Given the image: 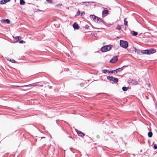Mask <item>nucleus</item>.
Listing matches in <instances>:
<instances>
[{
    "instance_id": "1",
    "label": "nucleus",
    "mask_w": 157,
    "mask_h": 157,
    "mask_svg": "<svg viewBox=\"0 0 157 157\" xmlns=\"http://www.w3.org/2000/svg\"><path fill=\"white\" fill-rule=\"evenodd\" d=\"M120 44L122 47L126 48L128 46V44L126 41L121 40L120 41Z\"/></svg>"
},
{
    "instance_id": "2",
    "label": "nucleus",
    "mask_w": 157,
    "mask_h": 157,
    "mask_svg": "<svg viewBox=\"0 0 157 157\" xmlns=\"http://www.w3.org/2000/svg\"><path fill=\"white\" fill-rule=\"evenodd\" d=\"M111 48V46L109 45L106 46L102 47L101 49V50L102 52H105L109 51Z\"/></svg>"
},
{
    "instance_id": "3",
    "label": "nucleus",
    "mask_w": 157,
    "mask_h": 157,
    "mask_svg": "<svg viewBox=\"0 0 157 157\" xmlns=\"http://www.w3.org/2000/svg\"><path fill=\"white\" fill-rule=\"evenodd\" d=\"M155 50L153 49H152L150 50H146L143 51L142 53L143 54H150L155 52Z\"/></svg>"
},
{
    "instance_id": "4",
    "label": "nucleus",
    "mask_w": 157,
    "mask_h": 157,
    "mask_svg": "<svg viewBox=\"0 0 157 157\" xmlns=\"http://www.w3.org/2000/svg\"><path fill=\"white\" fill-rule=\"evenodd\" d=\"M107 78L108 79L113 81L115 83H117L118 81V79L117 78H114L113 76H107Z\"/></svg>"
},
{
    "instance_id": "5",
    "label": "nucleus",
    "mask_w": 157,
    "mask_h": 157,
    "mask_svg": "<svg viewBox=\"0 0 157 157\" xmlns=\"http://www.w3.org/2000/svg\"><path fill=\"white\" fill-rule=\"evenodd\" d=\"M118 60L117 56H115L110 61V62L112 63H115Z\"/></svg>"
},
{
    "instance_id": "6",
    "label": "nucleus",
    "mask_w": 157,
    "mask_h": 157,
    "mask_svg": "<svg viewBox=\"0 0 157 157\" xmlns=\"http://www.w3.org/2000/svg\"><path fill=\"white\" fill-rule=\"evenodd\" d=\"M94 21L98 23H100L102 22V20L101 18L96 16Z\"/></svg>"
},
{
    "instance_id": "7",
    "label": "nucleus",
    "mask_w": 157,
    "mask_h": 157,
    "mask_svg": "<svg viewBox=\"0 0 157 157\" xmlns=\"http://www.w3.org/2000/svg\"><path fill=\"white\" fill-rule=\"evenodd\" d=\"M109 11L108 10H104L102 12V15L103 17H105L108 14Z\"/></svg>"
},
{
    "instance_id": "8",
    "label": "nucleus",
    "mask_w": 157,
    "mask_h": 157,
    "mask_svg": "<svg viewBox=\"0 0 157 157\" xmlns=\"http://www.w3.org/2000/svg\"><path fill=\"white\" fill-rule=\"evenodd\" d=\"M122 68V67H121V68H119L117 69L116 70H112V71H109V73H113L114 72V71H121L123 70V69Z\"/></svg>"
},
{
    "instance_id": "9",
    "label": "nucleus",
    "mask_w": 157,
    "mask_h": 157,
    "mask_svg": "<svg viewBox=\"0 0 157 157\" xmlns=\"http://www.w3.org/2000/svg\"><path fill=\"white\" fill-rule=\"evenodd\" d=\"M73 27L75 29H78L79 28V26L78 24L76 23H74L73 25Z\"/></svg>"
},
{
    "instance_id": "10",
    "label": "nucleus",
    "mask_w": 157,
    "mask_h": 157,
    "mask_svg": "<svg viewBox=\"0 0 157 157\" xmlns=\"http://www.w3.org/2000/svg\"><path fill=\"white\" fill-rule=\"evenodd\" d=\"M76 132L78 134V135L81 136H84V134L81 131H76Z\"/></svg>"
},
{
    "instance_id": "11",
    "label": "nucleus",
    "mask_w": 157,
    "mask_h": 157,
    "mask_svg": "<svg viewBox=\"0 0 157 157\" xmlns=\"http://www.w3.org/2000/svg\"><path fill=\"white\" fill-rule=\"evenodd\" d=\"M96 16H95V15H90V18L91 19L93 20L94 21V20L96 18Z\"/></svg>"
},
{
    "instance_id": "12",
    "label": "nucleus",
    "mask_w": 157,
    "mask_h": 157,
    "mask_svg": "<svg viewBox=\"0 0 157 157\" xmlns=\"http://www.w3.org/2000/svg\"><path fill=\"white\" fill-rule=\"evenodd\" d=\"M132 83L134 85H136L137 84V82L134 80H132Z\"/></svg>"
},
{
    "instance_id": "13",
    "label": "nucleus",
    "mask_w": 157,
    "mask_h": 157,
    "mask_svg": "<svg viewBox=\"0 0 157 157\" xmlns=\"http://www.w3.org/2000/svg\"><path fill=\"white\" fill-rule=\"evenodd\" d=\"M20 3L21 5H24L25 4V2L23 0H20Z\"/></svg>"
},
{
    "instance_id": "14",
    "label": "nucleus",
    "mask_w": 157,
    "mask_h": 157,
    "mask_svg": "<svg viewBox=\"0 0 157 157\" xmlns=\"http://www.w3.org/2000/svg\"><path fill=\"white\" fill-rule=\"evenodd\" d=\"M148 135L149 137H151L152 135V133L151 132H149L148 133Z\"/></svg>"
},
{
    "instance_id": "15",
    "label": "nucleus",
    "mask_w": 157,
    "mask_h": 157,
    "mask_svg": "<svg viewBox=\"0 0 157 157\" xmlns=\"http://www.w3.org/2000/svg\"><path fill=\"white\" fill-rule=\"evenodd\" d=\"M122 89L124 91H126L128 89V87L124 86L122 87Z\"/></svg>"
},
{
    "instance_id": "16",
    "label": "nucleus",
    "mask_w": 157,
    "mask_h": 157,
    "mask_svg": "<svg viewBox=\"0 0 157 157\" xmlns=\"http://www.w3.org/2000/svg\"><path fill=\"white\" fill-rule=\"evenodd\" d=\"M126 18H125L124 19V24L126 25V26H128V22L127 21H126Z\"/></svg>"
},
{
    "instance_id": "17",
    "label": "nucleus",
    "mask_w": 157,
    "mask_h": 157,
    "mask_svg": "<svg viewBox=\"0 0 157 157\" xmlns=\"http://www.w3.org/2000/svg\"><path fill=\"white\" fill-rule=\"evenodd\" d=\"M132 34L133 36H136L137 35L138 33L137 32L133 31Z\"/></svg>"
},
{
    "instance_id": "18",
    "label": "nucleus",
    "mask_w": 157,
    "mask_h": 157,
    "mask_svg": "<svg viewBox=\"0 0 157 157\" xmlns=\"http://www.w3.org/2000/svg\"><path fill=\"white\" fill-rule=\"evenodd\" d=\"M109 71L107 70H104L102 71V72L104 73H105L107 72L109 73Z\"/></svg>"
},
{
    "instance_id": "19",
    "label": "nucleus",
    "mask_w": 157,
    "mask_h": 157,
    "mask_svg": "<svg viewBox=\"0 0 157 157\" xmlns=\"http://www.w3.org/2000/svg\"><path fill=\"white\" fill-rule=\"evenodd\" d=\"M6 2L5 1V0H2L1 1V3L2 4H5L6 3Z\"/></svg>"
},
{
    "instance_id": "20",
    "label": "nucleus",
    "mask_w": 157,
    "mask_h": 157,
    "mask_svg": "<svg viewBox=\"0 0 157 157\" xmlns=\"http://www.w3.org/2000/svg\"><path fill=\"white\" fill-rule=\"evenodd\" d=\"M5 21L7 24H10V21L9 19H7Z\"/></svg>"
},
{
    "instance_id": "21",
    "label": "nucleus",
    "mask_w": 157,
    "mask_h": 157,
    "mask_svg": "<svg viewBox=\"0 0 157 157\" xmlns=\"http://www.w3.org/2000/svg\"><path fill=\"white\" fill-rule=\"evenodd\" d=\"M89 2H83L82 3V4H84L86 6H87L88 4H87V3H88Z\"/></svg>"
},
{
    "instance_id": "22",
    "label": "nucleus",
    "mask_w": 157,
    "mask_h": 157,
    "mask_svg": "<svg viewBox=\"0 0 157 157\" xmlns=\"http://www.w3.org/2000/svg\"><path fill=\"white\" fill-rule=\"evenodd\" d=\"M116 29H117L119 30L121 29V27L120 25H118L117 26Z\"/></svg>"
},
{
    "instance_id": "23",
    "label": "nucleus",
    "mask_w": 157,
    "mask_h": 157,
    "mask_svg": "<svg viewBox=\"0 0 157 157\" xmlns=\"http://www.w3.org/2000/svg\"><path fill=\"white\" fill-rule=\"evenodd\" d=\"M14 39L16 40L17 41H18L19 40V37L18 36H16L15 38H14Z\"/></svg>"
},
{
    "instance_id": "24",
    "label": "nucleus",
    "mask_w": 157,
    "mask_h": 157,
    "mask_svg": "<svg viewBox=\"0 0 157 157\" xmlns=\"http://www.w3.org/2000/svg\"><path fill=\"white\" fill-rule=\"evenodd\" d=\"M89 26H88V25H86L85 27H84V28L85 29H89Z\"/></svg>"
},
{
    "instance_id": "25",
    "label": "nucleus",
    "mask_w": 157,
    "mask_h": 157,
    "mask_svg": "<svg viewBox=\"0 0 157 157\" xmlns=\"http://www.w3.org/2000/svg\"><path fill=\"white\" fill-rule=\"evenodd\" d=\"M47 1L50 3H52V0H46Z\"/></svg>"
},
{
    "instance_id": "26",
    "label": "nucleus",
    "mask_w": 157,
    "mask_h": 157,
    "mask_svg": "<svg viewBox=\"0 0 157 157\" xmlns=\"http://www.w3.org/2000/svg\"><path fill=\"white\" fill-rule=\"evenodd\" d=\"M80 14V11H79H79H78L77 12V13H76V16H78V15H79Z\"/></svg>"
},
{
    "instance_id": "27",
    "label": "nucleus",
    "mask_w": 157,
    "mask_h": 157,
    "mask_svg": "<svg viewBox=\"0 0 157 157\" xmlns=\"http://www.w3.org/2000/svg\"><path fill=\"white\" fill-rule=\"evenodd\" d=\"M10 61L12 63H15V61L14 59H10Z\"/></svg>"
},
{
    "instance_id": "28",
    "label": "nucleus",
    "mask_w": 157,
    "mask_h": 157,
    "mask_svg": "<svg viewBox=\"0 0 157 157\" xmlns=\"http://www.w3.org/2000/svg\"><path fill=\"white\" fill-rule=\"evenodd\" d=\"M154 148L155 149H157V145L155 144L154 145Z\"/></svg>"
},
{
    "instance_id": "29",
    "label": "nucleus",
    "mask_w": 157,
    "mask_h": 157,
    "mask_svg": "<svg viewBox=\"0 0 157 157\" xmlns=\"http://www.w3.org/2000/svg\"><path fill=\"white\" fill-rule=\"evenodd\" d=\"M25 41H24L23 40H20L19 41V43H25Z\"/></svg>"
},
{
    "instance_id": "30",
    "label": "nucleus",
    "mask_w": 157,
    "mask_h": 157,
    "mask_svg": "<svg viewBox=\"0 0 157 157\" xmlns=\"http://www.w3.org/2000/svg\"><path fill=\"white\" fill-rule=\"evenodd\" d=\"M36 86H43L42 85H41L40 84H38L37 85H36Z\"/></svg>"
},
{
    "instance_id": "31",
    "label": "nucleus",
    "mask_w": 157,
    "mask_h": 157,
    "mask_svg": "<svg viewBox=\"0 0 157 157\" xmlns=\"http://www.w3.org/2000/svg\"><path fill=\"white\" fill-rule=\"evenodd\" d=\"M85 14V13L84 12H82L81 13V16L82 15H83L84 14Z\"/></svg>"
},
{
    "instance_id": "32",
    "label": "nucleus",
    "mask_w": 157,
    "mask_h": 157,
    "mask_svg": "<svg viewBox=\"0 0 157 157\" xmlns=\"http://www.w3.org/2000/svg\"><path fill=\"white\" fill-rule=\"evenodd\" d=\"M10 0H5V1L6 2V3L9 2Z\"/></svg>"
},
{
    "instance_id": "33",
    "label": "nucleus",
    "mask_w": 157,
    "mask_h": 157,
    "mask_svg": "<svg viewBox=\"0 0 157 157\" xmlns=\"http://www.w3.org/2000/svg\"><path fill=\"white\" fill-rule=\"evenodd\" d=\"M148 87H150V86H151V85L150 83H149L148 85Z\"/></svg>"
},
{
    "instance_id": "34",
    "label": "nucleus",
    "mask_w": 157,
    "mask_h": 157,
    "mask_svg": "<svg viewBox=\"0 0 157 157\" xmlns=\"http://www.w3.org/2000/svg\"><path fill=\"white\" fill-rule=\"evenodd\" d=\"M156 107H157V103L156 104Z\"/></svg>"
},
{
    "instance_id": "35",
    "label": "nucleus",
    "mask_w": 157,
    "mask_h": 157,
    "mask_svg": "<svg viewBox=\"0 0 157 157\" xmlns=\"http://www.w3.org/2000/svg\"><path fill=\"white\" fill-rule=\"evenodd\" d=\"M29 86V85H28L27 86Z\"/></svg>"
}]
</instances>
